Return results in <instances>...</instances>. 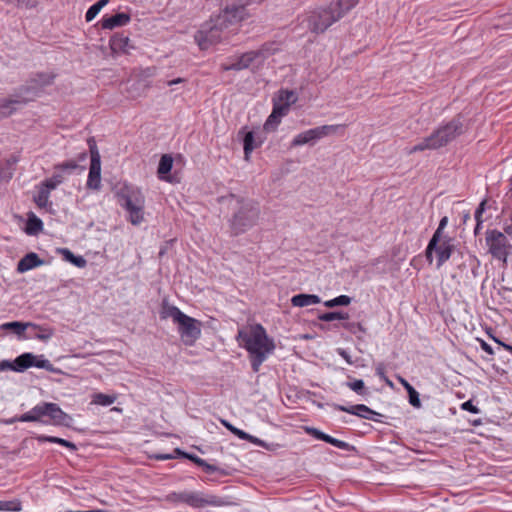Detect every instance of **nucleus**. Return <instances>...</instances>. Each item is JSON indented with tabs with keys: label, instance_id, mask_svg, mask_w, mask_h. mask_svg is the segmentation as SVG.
I'll return each mask as SVG.
<instances>
[{
	"label": "nucleus",
	"instance_id": "nucleus-34",
	"mask_svg": "<svg viewBox=\"0 0 512 512\" xmlns=\"http://www.w3.org/2000/svg\"><path fill=\"white\" fill-rule=\"evenodd\" d=\"M108 2L109 0H99L97 3L93 4L86 12V21H92Z\"/></svg>",
	"mask_w": 512,
	"mask_h": 512
},
{
	"label": "nucleus",
	"instance_id": "nucleus-38",
	"mask_svg": "<svg viewBox=\"0 0 512 512\" xmlns=\"http://www.w3.org/2000/svg\"><path fill=\"white\" fill-rule=\"evenodd\" d=\"M33 366H35L37 368L45 369L50 372L55 371L51 362L48 359H45L43 356H40V357L35 356V360L33 361Z\"/></svg>",
	"mask_w": 512,
	"mask_h": 512
},
{
	"label": "nucleus",
	"instance_id": "nucleus-36",
	"mask_svg": "<svg viewBox=\"0 0 512 512\" xmlns=\"http://www.w3.org/2000/svg\"><path fill=\"white\" fill-rule=\"evenodd\" d=\"M15 421L19 422H40L38 413L34 412V407L28 411L27 413L22 414L21 416L11 420L10 422L13 423Z\"/></svg>",
	"mask_w": 512,
	"mask_h": 512
},
{
	"label": "nucleus",
	"instance_id": "nucleus-20",
	"mask_svg": "<svg viewBox=\"0 0 512 512\" xmlns=\"http://www.w3.org/2000/svg\"><path fill=\"white\" fill-rule=\"evenodd\" d=\"M320 302V297L314 294H298L291 298V304L294 307H307Z\"/></svg>",
	"mask_w": 512,
	"mask_h": 512
},
{
	"label": "nucleus",
	"instance_id": "nucleus-22",
	"mask_svg": "<svg viewBox=\"0 0 512 512\" xmlns=\"http://www.w3.org/2000/svg\"><path fill=\"white\" fill-rule=\"evenodd\" d=\"M178 307L174 305H170L167 302H164L162 305V309L160 312L162 319L171 318L175 324L181 319V317L184 315Z\"/></svg>",
	"mask_w": 512,
	"mask_h": 512
},
{
	"label": "nucleus",
	"instance_id": "nucleus-55",
	"mask_svg": "<svg viewBox=\"0 0 512 512\" xmlns=\"http://www.w3.org/2000/svg\"><path fill=\"white\" fill-rule=\"evenodd\" d=\"M493 340L500 346H502L506 351L510 352L512 354V345H509V344H506L504 342H502L501 340L497 339V338H493Z\"/></svg>",
	"mask_w": 512,
	"mask_h": 512
},
{
	"label": "nucleus",
	"instance_id": "nucleus-58",
	"mask_svg": "<svg viewBox=\"0 0 512 512\" xmlns=\"http://www.w3.org/2000/svg\"><path fill=\"white\" fill-rule=\"evenodd\" d=\"M155 73H156V68H154V67H149L143 71V74L146 77H152L155 75Z\"/></svg>",
	"mask_w": 512,
	"mask_h": 512
},
{
	"label": "nucleus",
	"instance_id": "nucleus-39",
	"mask_svg": "<svg viewBox=\"0 0 512 512\" xmlns=\"http://www.w3.org/2000/svg\"><path fill=\"white\" fill-rule=\"evenodd\" d=\"M34 329H37L39 331V333H37L35 335V337L41 341H47L49 340L53 334H54V331L53 329L51 328H47V327H42V326H39L37 325V327H33Z\"/></svg>",
	"mask_w": 512,
	"mask_h": 512
},
{
	"label": "nucleus",
	"instance_id": "nucleus-47",
	"mask_svg": "<svg viewBox=\"0 0 512 512\" xmlns=\"http://www.w3.org/2000/svg\"><path fill=\"white\" fill-rule=\"evenodd\" d=\"M461 408L465 411H468V412H471L473 414H478L480 413V410L478 407H476L475 405H473L472 401L471 400H468L464 403H462L461 405Z\"/></svg>",
	"mask_w": 512,
	"mask_h": 512
},
{
	"label": "nucleus",
	"instance_id": "nucleus-50",
	"mask_svg": "<svg viewBox=\"0 0 512 512\" xmlns=\"http://www.w3.org/2000/svg\"><path fill=\"white\" fill-rule=\"evenodd\" d=\"M200 467H202L206 473H214L220 471V468L207 463L205 460H203V464L200 465Z\"/></svg>",
	"mask_w": 512,
	"mask_h": 512
},
{
	"label": "nucleus",
	"instance_id": "nucleus-26",
	"mask_svg": "<svg viewBox=\"0 0 512 512\" xmlns=\"http://www.w3.org/2000/svg\"><path fill=\"white\" fill-rule=\"evenodd\" d=\"M117 399V396L115 394L113 395H107L104 393H95L92 396V402L91 404L94 405H100V406H109L113 404Z\"/></svg>",
	"mask_w": 512,
	"mask_h": 512
},
{
	"label": "nucleus",
	"instance_id": "nucleus-30",
	"mask_svg": "<svg viewBox=\"0 0 512 512\" xmlns=\"http://www.w3.org/2000/svg\"><path fill=\"white\" fill-rule=\"evenodd\" d=\"M173 166V159L170 155L165 154L161 157L158 165V174L162 178V175L167 174L171 171Z\"/></svg>",
	"mask_w": 512,
	"mask_h": 512
},
{
	"label": "nucleus",
	"instance_id": "nucleus-14",
	"mask_svg": "<svg viewBox=\"0 0 512 512\" xmlns=\"http://www.w3.org/2000/svg\"><path fill=\"white\" fill-rule=\"evenodd\" d=\"M101 186V160L96 147L91 148V163L89 168L87 187L99 190Z\"/></svg>",
	"mask_w": 512,
	"mask_h": 512
},
{
	"label": "nucleus",
	"instance_id": "nucleus-35",
	"mask_svg": "<svg viewBox=\"0 0 512 512\" xmlns=\"http://www.w3.org/2000/svg\"><path fill=\"white\" fill-rule=\"evenodd\" d=\"M350 302H351V298L349 296L341 295L334 299L325 301L324 305L326 307L331 308V307H335V306H346V305L350 304Z\"/></svg>",
	"mask_w": 512,
	"mask_h": 512
},
{
	"label": "nucleus",
	"instance_id": "nucleus-21",
	"mask_svg": "<svg viewBox=\"0 0 512 512\" xmlns=\"http://www.w3.org/2000/svg\"><path fill=\"white\" fill-rule=\"evenodd\" d=\"M354 416H358L360 418L372 420L375 422H381L382 414L370 409L369 407L359 404L354 405Z\"/></svg>",
	"mask_w": 512,
	"mask_h": 512
},
{
	"label": "nucleus",
	"instance_id": "nucleus-1",
	"mask_svg": "<svg viewBox=\"0 0 512 512\" xmlns=\"http://www.w3.org/2000/svg\"><path fill=\"white\" fill-rule=\"evenodd\" d=\"M262 0H225L221 12L205 22L196 32L194 39L200 49H208L222 39V33L229 27L245 20L249 14L246 7Z\"/></svg>",
	"mask_w": 512,
	"mask_h": 512
},
{
	"label": "nucleus",
	"instance_id": "nucleus-5",
	"mask_svg": "<svg viewBox=\"0 0 512 512\" xmlns=\"http://www.w3.org/2000/svg\"><path fill=\"white\" fill-rule=\"evenodd\" d=\"M118 202L128 213L129 222L140 225L144 221L145 196L134 186L123 185L116 193Z\"/></svg>",
	"mask_w": 512,
	"mask_h": 512
},
{
	"label": "nucleus",
	"instance_id": "nucleus-24",
	"mask_svg": "<svg viewBox=\"0 0 512 512\" xmlns=\"http://www.w3.org/2000/svg\"><path fill=\"white\" fill-rule=\"evenodd\" d=\"M35 360V356L32 353H24L18 356L14 360V368L13 370L17 372H23L29 367L33 366V361Z\"/></svg>",
	"mask_w": 512,
	"mask_h": 512
},
{
	"label": "nucleus",
	"instance_id": "nucleus-45",
	"mask_svg": "<svg viewBox=\"0 0 512 512\" xmlns=\"http://www.w3.org/2000/svg\"><path fill=\"white\" fill-rule=\"evenodd\" d=\"M408 394H409V402L412 406L414 407H420L421 406V403H420V399H419V393L413 388L412 390L410 391H407Z\"/></svg>",
	"mask_w": 512,
	"mask_h": 512
},
{
	"label": "nucleus",
	"instance_id": "nucleus-33",
	"mask_svg": "<svg viewBox=\"0 0 512 512\" xmlns=\"http://www.w3.org/2000/svg\"><path fill=\"white\" fill-rule=\"evenodd\" d=\"M22 510V503L19 499L9 501L0 500V511L20 512Z\"/></svg>",
	"mask_w": 512,
	"mask_h": 512
},
{
	"label": "nucleus",
	"instance_id": "nucleus-29",
	"mask_svg": "<svg viewBox=\"0 0 512 512\" xmlns=\"http://www.w3.org/2000/svg\"><path fill=\"white\" fill-rule=\"evenodd\" d=\"M38 441L40 442H51V443H57L62 446H65L73 451L77 449L76 445L70 441H67L62 438L54 437V436H46V435H40L37 437Z\"/></svg>",
	"mask_w": 512,
	"mask_h": 512
},
{
	"label": "nucleus",
	"instance_id": "nucleus-3",
	"mask_svg": "<svg viewBox=\"0 0 512 512\" xmlns=\"http://www.w3.org/2000/svg\"><path fill=\"white\" fill-rule=\"evenodd\" d=\"M464 132L465 126L462 119L460 117L454 118L450 122L439 126L431 135L423 138L418 144L411 147L408 153L413 154L424 150L439 149Z\"/></svg>",
	"mask_w": 512,
	"mask_h": 512
},
{
	"label": "nucleus",
	"instance_id": "nucleus-42",
	"mask_svg": "<svg viewBox=\"0 0 512 512\" xmlns=\"http://www.w3.org/2000/svg\"><path fill=\"white\" fill-rule=\"evenodd\" d=\"M288 106L284 105L281 101L273 100V112L280 118L285 116L289 111Z\"/></svg>",
	"mask_w": 512,
	"mask_h": 512
},
{
	"label": "nucleus",
	"instance_id": "nucleus-17",
	"mask_svg": "<svg viewBox=\"0 0 512 512\" xmlns=\"http://www.w3.org/2000/svg\"><path fill=\"white\" fill-rule=\"evenodd\" d=\"M112 53H127L132 46L130 45V39L127 36L116 34L111 37L109 42Z\"/></svg>",
	"mask_w": 512,
	"mask_h": 512
},
{
	"label": "nucleus",
	"instance_id": "nucleus-63",
	"mask_svg": "<svg viewBox=\"0 0 512 512\" xmlns=\"http://www.w3.org/2000/svg\"><path fill=\"white\" fill-rule=\"evenodd\" d=\"M170 458H171V456L168 455V454L167 455H159V456H157V459H161V460H166V459H170Z\"/></svg>",
	"mask_w": 512,
	"mask_h": 512
},
{
	"label": "nucleus",
	"instance_id": "nucleus-54",
	"mask_svg": "<svg viewBox=\"0 0 512 512\" xmlns=\"http://www.w3.org/2000/svg\"><path fill=\"white\" fill-rule=\"evenodd\" d=\"M234 435H236L238 438L240 439H243V440H247L249 438V434L246 433L245 431L241 430V429H234Z\"/></svg>",
	"mask_w": 512,
	"mask_h": 512
},
{
	"label": "nucleus",
	"instance_id": "nucleus-57",
	"mask_svg": "<svg viewBox=\"0 0 512 512\" xmlns=\"http://www.w3.org/2000/svg\"><path fill=\"white\" fill-rule=\"evenodd\" d=\"M13 368H14V366L9 361L4 360L0 363V371L7 370V369L13 370Z\"/></svg>",
	"mask_w": 512,
	"mask_h": 512
},
{
	"label": "nucleus",
	"instance_id": "nucleus-41",
	"mask_svg": "<svg viewBox=\"0 0 512 512\" xmlns=\"http://www.w3.org/2000/svg\"><path fill=\"white\" fill-rule=\"evenodd\" d=\"M448 224V217L447 216H444L440 222H439V225H438V228L436 229V231L434 232L433 236H432V244L431 245H434L438 239V237L440 236H445L444 235V229L445 227L447 226Z\"/></svg>",
	"mask_w": 512,
	"mask_h": 512
},
{
	"label": "nucleus",
	"instance_id": "nucleus-40",
	"mask_svg": "<svg viewBox=\"0 0 512 512\" xmlns=\"http://www.w3.org/2000/svg\"><path fill=\"white\" fill-rule=\"evenodd\" d=\"M281 122V118L278 117L273 111L272 113L269 115V117L267 118L265 124H264V129L266 131H271V130H275L276 127L279 125V123Z\"/></svg>",
	"mask_w": 512,
	"mask_h": 512
},
{
	"label": "nucleus",
	"instance_id": "nucleus-25",
	"mask_svg": "<svg viewBox=\"0 0 512 512\" xmlns=\"http://www.w3.org/2000/svg\"><path fill=\"white\" fill-rule=\"evenodd\" d=\"M42 229V221L34 213H30L26 224V233L29 235H35L42 231Z\"/></svg>",
	"mask_w": 512,
	"mask_h": 512
},
{
	"label": "nucleus",
	"instance_id": "nucleus-56",
	"mask_svg": "<svg viewBox=\"0 0 512 512\" xmlns=\"http://www.w3.org/2000/svg\"><path fill=\"white\" fill-rule=\"evenodd\" d=\"M364 387L362 380H354V392L360 393Z\"/></svg>",
	"mask_w": 512,
	"mask_h": 512
},
{
	"label": "nucleus",
	"instance_id": "nucleus-6",
	"mask_svg": "<svg viewBox=\"0 0 512 512\" xmlns=\"http://www.w3.org/2000/svg\"><path fill=\"white\" fill-rule=\"evenodd\" d=\"M238 204L239 207L230 221L231 229L236 235L244 233L253 227L260 215L259 206L255 201L238 199Z\"/></svg>",
	"mask_w": 512,
	"mask_h": 512
},
{
	"label": "nucleus",
	"instance_id": "nucleus-49",
	"mask_svg": "<svg viewBox=\"0 0 512 512\" xmlns=\"http://www.w3.org/2000/svg\"><path fill=\"white\" fill-rule=\"evenodd\" d=\"M200 467H202L206 473H214L220 471V468L207 463L205 460H203V464L200 465Z\"/></svg>",
	"mask_w": 512,
	"mask_h": 512
},
{
	"label": "nucleus",
	"instance_id": "nucleus-4",
	"mask_svg": "<svg viewBox=\"0 0 512 512\" xmlns=\"http://www.w3.org/2000/svg\"><path fill=\"white\" fill-rule=\"evenodd\" d=\"M351 0L331 2L327 8H319L308 16V27L314 33H323L334 22L341 19L350 9Z\"/></svg>",
	"mask_w": 512,
	"mask_h": 512
},
{
	"label": "nucleus",
	"instance_id": "nucleus-60",
	"mask_svg": "<svg viewBox=\"0 0 512 512\" xmlns=\"http://www.w3.org/2000/svg\"><path fill=\"white\" fill-rule=\"evenodd\" d=\"M183 82H185V79H183V78H176V79L168 81L167 84L169 86H172V85L180 84V83H183Z\"/></svg>",
	"mask_w": 512,
	"mask_h": 512
},
{
	"label": "nucleus",
	"instance_id": "nucleus-53",
	"mask_svg": "<svg viewBox=\"0 0 512 512\" xmlns=\"http://www.w3.org/2000/svg\"><path fill=\"white\" fill-rule=\"evenodd\" d=\"M480 341V346L481 348L486 352L488 353L489 355H493L494 354V350L493 348L491 347V345H489L487 342H485L484 340H479Z\"/></svg>",
	"mask_w": 512,
	"mask_h": 512
},
{
	"label": "nucleus",
	"instance_id": "nucleus-61",
	"mask_svg": "<svg viewBox=\"0 0 512 512\" xmlns=\"http://www.w3.org/2000/svg\"><path fill=\"white\" fill-rule=\"evenodd\" d=\"M400 382L406 388L407 391L413 389V387L405 379H400Z\"/></svg>",
	"mask_w": 512,
	"mask_h": 512
},
{
	"label": "nucleus",
	"instance_id": "nucleus-37",
	"mask_svg": "<svg viewBox=\"0 0 512 512\" xmlns=\"http://www.w3.org/2000/svg\"><path fill=\"white\" fill-rule=\"evenodd\" d=\"M318 318L321 321L330 322V321H334V320L348 319V314H342L339 312H328V313L320 314L318 316Z\"/></svg>",
	"mask_w": 512,
	"mask_h": 512
},
{
	"label": "nucleus",
	"instance_id": "nucleus-8",
	"mask_svg": "<svg viewBox=\"0 0 512 512\" xmlns=\"http://www.w3.org/2000/svg\"><path fill=\"white\" fill-rule=\"evenodd\" d=\"M276 51L277 48L274 47V44H264L258 50L249 51L242 54L240 57L237 58L235 62H233L229 66H226L224 69L240 71L250 67L258 68L261 65H263V63L268 57L274 55Z\"/></svg>",
	"mask_w": 512,
	"mask_h": 512
},
{
	"label": "nucleus",
	"instance_id": "nucleus-44",
	"mask_svg": "<svg viewBox=\"0 0 512 512\" xmlns=\"http://www.w3.org/2000/svg\"><path fill=\"white\" fill-rule=\"evenodd\" d=\"M306 432L310 435H312L313 437L319 439V440H323L326 442V439L328 438L329 435L321 432L320 430L316 429V428H313V427H306Z\"/></svg>",
	"mask_w": 512,
	"mask_h": 512
},
{
	"label": "nucleus",
	"instance_id": "nucleus-46",
	"mask_svg": "<svg viewBox=\"0 0 512 512\" xmlns=\"http://www.w3.org/2000/svg\"><path fill=\"white\" fill-rule=\"evenodd\" d=\"M485 207H486V200H483V201H481V203L479 204L478 208L475 211L474 217H475L476 222H483L482 215L485 211Z\"/></svg>",
	"mask_w": 512,
	"mask_h": 512
},
{
	"label": "nucleus",
	"instance_id": "nucleus-15",
	"mask_svg": "<svg viewBox=\"0 0 512 512\" xmlns=\"http://www.w3.org/2000/svg\"><path fill=\"white\" fill-rule=\"evenodd\" d=\"M47 408H49L48 418L54 425L69 426L71 424L72 417L65 413L59 405L50 402V406Z\"/></svg>",
	"mask_w": 512,
	"mask_h": 512
},
{
	"label": "nucleus",
	"instance_id": "nucleus-12",
	"mask_svg": "<svg viewBox=\"0 0 512 512\" xmlns=\"http://www.w3.org/2000/svg\"><path fill=\"white\" fill-rule=\"evenodd\" d=\"M177 330L186 346H193L201 336V321L184 314L177 322Z\"/></svg>",
	"mask_w": 512,
	"mask_h": 512
},
{
	"label": "nucleus",
	"instance_id": "nucleus-9",
	"mask_svg": "<svg viewBox=\"0 0 512 512\" xmlns=\"http://www.w3.org/2000/svg\"><path fill=\"white\" fill-rule=\"evenodd\" d=\"M344 127L342 125H323L318 126L309 130H306L302 133H299L292 140L291 146H302L305 144L313 145L318 140L328 137L331 135H337L342 133Z\"/></svg>",
	"mask_w": 512,
	"mask_h": 512
},
{
	"label": "nucleus",
	"instance_id": "nucleus-51",
	"mask_svg": "<svg viewBox=\"0 0 512 512\" xmlns=\"http://www.w3.org/2000/svg\"><path fill=\"white\" fill-rule=\"evenodd\" d=\"M326 442L330 443L336 447H339V448H345L348 446L345 442H342V441H340L336 438H333L331 436H328V438L326 439Z\"/></svg>",
	"mask_w": 512,
	"mask_h": 512
},
{
	"label": "nucleus",
	"instance_id": "nucleus-11",
	"mask_svg": "<svg viewBox=\"0 0 512 512\" xmlns=\"http://www.w3.org/2000/svg\"><path fill=\"white\" fill-rule=\"evenodd\" d=\"M431 244L432 238L430 239L426 248V258L430 263H432L433 253H435L437 268H440L446 261L449 260L453 251L455 250L454 239L450 236H440L434 245Z\"/></svg>",
	"mask_w": 512,
	"mask_h": 512
},
{
	"label": "nucleus",
	"instance_id": "nucleus-16",
	"mask_svg": "<svg viewBox=\"0 0 512 512\" xmlns=\"http://www.w3.org/2000/svg\"><path fill=\"white\" fill-rule=\"evenodd\" d=\"M44 263L43 260L39 258V256L34 253L30 252L26 254L17 264V271L19 273H24L28 270H31L35 267L41 266Z\"/></svg>",
	"mask_w": 512,
	"mask_h": 512
},
{
	"label": "nucleus",
	"instance_id": "nucleus-18",
	"mask_svg": "<svg viewBox=\"0 0 512 512\" xmlns=\"http://www.w3.org/2000/svg\"><path fill=\"white\" fill-rule=\"evenodd\" d=\"M130 21V16L126 13H117L113 16L102 19L101 26L103 29H114L116 27L124 26Z\"/></svg>",
	"mask_w": 512,
	"mask_h": 512
},
{
	"label": "nucleus",
	"instance_id": "nucleus-62",
	"mask_svg": "<svg viewBox=\"0 0 512 512\" xmlns=\"http://www.w3.org/2000/svg\"><path fill=\"white\" fill-rule=\"evenodd\" d=\"M482 223H483V222H476V226H475V229H474V234H475V235H478V234H479V232H480V230H481V228H482Z\"/></svg>",
	"mask_w": 512,
	"mask_h": 512
},
{
	"label": "nucleus",
	"instance_id": "nucleus-43",
	"mask_svg": "<svg viewBox=\"0 0 512 512\" xmlns=\"http://www.w3.org/2000/svg\"><path fill=\"white\" fill-rule=\"evenodd\" d=\"M48 406H50V402H43L34 407V412L38 413L39 421H41V418L44 416L48 417V412H49V408H47Z\"/></svg>",
	"mask_w": 512,
	"mask_h": 512
},
{
	"label": "nucleus",
	"instance_id": "nucleus-52",
	"mask_svg": "<svg viewBox=\"0 0 512 512\" xmlns=\"http://www.w3.org/2000/svg\"><path fill=\"white\" fill-rule=\"evenodd\" d=\"M182 455L188 459H190L192 462H194L196 465L200 466L203 464V460L202 458L196 456V455H192V454H187V453H182Z\"/></svg>",
	"mask_w": 512,
	"mask_h": 512
},
{
	"label": "nucleus",
	"instance_id": "nucleus-2",
	"mask_svg": "<svg viewBox=\"0 0 512 512\" xmlns=\"http://www.w3.org/2000/svg\"><path fill=\"white\" fill-rule=\"evenodd\" d=\"M236 340L247 350L254 372H258L262 363L273 353L275 343L261 324L250 325L238 331Z\"/></svg>",
	"mask_w": 512,
	"mask_h": 512
},
{
	"label": "nucleus",
	"instance_id": "nucleus-32",
	"mask_svg": "<svg viewBox=\"0 0 512 512\" xmlns=\"http://www.w3.org/2000/svg\"><path fill=\"white\" fill-rule=\"evenodd\" d=\"M54 80V75L52 74H38L33 80H32V88H42L44 86L52 84Z\"/></svg>",
	"mask_w": 512,
	"mask_h": 512
},
{
	"label": "nucleus",
	"instance_id": "nucleus-28",
	"mask_svg": "<svg viewBox=\"0 0 512 512\" xmlns=\"http://www.w3.org/2000/svg\"><path fill=\"white\" fill-rule=\"evenodd\" d=\"M243 144H244L245 160L248 161L250 158V154L258 146V144L255 143L253 132L250 131L245 134V137L243 139Z\"/></svg>",
	"mask_w": 512,
	"mask_h": 512
},
{
	"label": "nucleus",
	"instance_id": "nucleus-23",
	"mask_svg": "<svg viewBox=\"0 0 512 512\" xmlns=\"http://www.w3.org/2000/svg\"><path fill=\"white\" fill-rule=\"evenodd\" d=\"M29 327H37V324L32 322H19V321H13V322H7L0 326V329L2 330H11L19 337L23 336L25 330Z\"/></svg>",
	"mask_w": 512,
	"mask_h": 512
},
{
	"label": "nucleus",
	"instance_id": "nucleus-27",
	"mask_svg": "<svg viewBox=\"0 0 512 512\" xmlns=\"http://www.w3.org/2000/svg\"><path fill=\"white\" fill-rule=\"evenodd\" d=\"M277 101H281L284 105L290 107L297 101V95L291 90H280L277 97L274 98Z\"/></svg>",
	"mask_w": 512,
	"mask_h": 512
},
{
	"label": "nucleus",
	"instance_id": "nucleus-64",
	"mask_svg": "<svg viewBox=\"0 0 512 512\" xmlns=\"http://www.w3.org/2000/svg\"><path fill=\"white\" fill-rule=\"evenodd\" d=\"M339 409H340V410H343V411H346V412H348V413H352V407L346 408V407H342V406H340V407H339Z\"/></svg>",
	"mask_w": 512,
	"mask_h": 512
},
{
	"label": "nucleus",
	"instance_id": "nucleus-19",
	"mask_svg": "<svg viewBox=\"0 0 512 512\" xmlns=\"http://www.w3.org/2000/svg\"><path fill=\"white\" fill-rule=\"evenodd\" d=\"M51 191L52 190L43 183L39 185L38 193L34 196V202L40 209H48L51 207L52 203L49 200Z\"/></svg>",
	"mask_w": 512,
	"mask_h": 512
},
{
	"label": "nucleus",
	"instance_id": "nucleus-13",
	"mask_svg": "<svg viewBox=\"0 0 512 512\" xmlns=\"http://www.w3.org/2000/svg\"><path fill=\"white\" fill-rule=\"evenodd\" d=\"M78 167L74 160L66 161L54 167L55 172L52 177L45 179L42 183L51 190H54L63 183L66 174H70Z\"/></svg>",
	"mask_w": 512,
	"mask_h": 512
},
{
	"label": "nucleus",
	"instance_id": "nucleus-10",
	"mask_svg": "<svg viewBox=\"0 0 512 512\" xmlns=\"http://www.w3.org/2000/svg\"><path fill=\"white\" fill-rule=\"evenodd\" d=\"M488 252L496 259L507 262V258L511 253L512 245L508 238L498 230H488L485 237Z\"/></svg>",
	"mask_w": 512,
	"mask_h": 512
},
{
	"label": "nucleus",
	"instance_id": "nucleus-7",
	"mask_svg": "<svg viewBox=\"0 0 512 512\" xmlns=\"http://www.w3.org/2000/svg\"><path fill=\"white\" fill-rule=\"evenodd\" d=\"M165 501L172 504L184 503L193 508L205 506H222L224 501L215 495H205L195 491L172 492L165 496Z\"/></svg>",
	"mask_w": 512,
	"mask_h": 512
},
{
	"label": "nucleus",
	"instance_id": "nucleus-48",
	"mask_svg": "<svg viewBox=\"0 0 512 512\" xmlns=\"http://www.w3.org/2000/svg\"><path fill=\"white\" fill-rule=\"evenodd\" d=\"M247 441H249V442H251V443H253V444H256V445H258V446H262V447H264V448H266V449H269V450L271 449V446H270L269 444H267V443H266V442H264L263 440H261V439H259V438L255 437V436H252V435H250V434H249V438L247 439Z\"/></svg>",
	"mask_w": 512,
	"mask_h": 512
},
{
	"label": "nucleus",
	"instance_id": "nucleus-31",
	"mask_svg": "<svg viewBox=\"0 0 512 512\" xmlns=\"http://www.w3.org/2000/svg\"><path fill=\"white\" fill-rule=\"evenodd\" d=\"M62 255L64 256V259L69 261L70 263L74 264L75 266L79 268H83L86 265V260L82 256H75L69 249H62L61 250Z\"/></svg>",
	"mask_w": 512,
	"mask_h": 512
},
{
	"label": "nucleus",
	"instance_id": "nucleus-59",
	"mask_svg": "<svg viewBox=\"0 0 512 512\" xmlns=\"http://www.w3.org/2000/svg\"><path fill=\"white\" fill-rule=\"evenodd\" d=\"M221 423L232 433H234V429H236V427H234L232 424H230L228 421L226 420H221Z\"/></svg>",
	"mask_w": 512,
	"mask_h": 512
}]
</instances>
